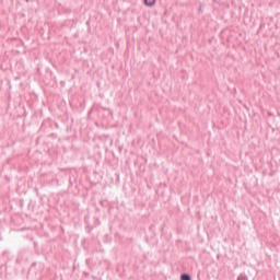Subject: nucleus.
I'll use <instances>...</instances> for the list:
<instances>
[{
  "label": "nucleus",
  "instance_id": "f257e3e1",
  "mask_svg": "<svg viewBox=\"0 0 280 280\" xmlns=\"http://www.w3.org/2000/svg\"><path fill=\"white\" fill-rule=\"evenodd\" d=\"M144 5L148 8H153L156 4V0H143Z\"/></svg>",
  "mask_w": 280,
  "mask_h": 280
},
{
  "label": "nucleus",
  "instance_id": "f03ea898",
  "mask_svg": "<svg viewBox=\"0 0 280 280\" xmlns=\"http://www.w3.org/2000/svg\"><path fill=\"white\" fill-rule=\"evenodd\" d=\"M180 280H191V275L184 272L180 275Z\"/></svg>",
  "mask_w": 280,
  "mask_h": 280
},
{
  "label": "nucleus",
  "instance_id": "7ed1b4c3",
  "mask_svg": "<svg viewBox=\"0 0 280 280\" xmlns=\"http://www.w3.org/2000/svg\"><path fill=\"white\" fill-rule=\"evenodd\" d=\"M49 139H58V133H50Z\"/></svg>",
  "mask_w": 280,
  "mask_h": 280
},
{
  "label": "nucleus",
  "instance_id": "20e7f679",
  "mask_svg": "<svg viewBox=\"0 0 280 280\" xmlns=\"http://www.w3.org/2000/svg\"><path fill=\"white\" fill-rule=\"evenodd\" d=\"M83 275H84L85 277H89L90 273L86 272V271H84Z\"/></svg>",
  "mask_w": 280,
  "mask_h": 280
},
{
  "label": "nucleus",
  "instance_id": "39448f33",
  "mask_svg": "<svg viewBox=\"0 0 280 280\" xmlns=\"http://www.w3.org/2000/svg\"><path fill=\"white\" fill-rule=\"evenodd\" d=\"M198 12H202V7H199V8H198Z\"/></svg>",
  "mask_w": 280,
  "mask_h": 280
},
{
  "label": "nucleus",
  "instance_id": "423d86ee",
  "mask_svg": "<svg viewBox=\"0 0 280 280\" xmlns=\"http://www.w3.org/2000/svg\"><path fill=\"white\" fill-rule=\"evenodd\" d=\"M90 261H91V259H86V264H88V265L90 264Z\"/></svg>",
  "mask_w": 280,
  "mask_h": 280
},
{
  "label": "nucleus",
  "instance_id": "0eeeda50",
  "mask_svg": "<svg viewBox=\"0 0 280 280\" xmlns=\"http://www.w3.org/2000/svg\"><path fill=\"white\" fill-rule=\"evenodd\" d=\"M35 266H36V262H33V264H32V267L34 268Z\"/></svg>",
  "mask_w": 280,
  "mask_h": 280
},
{
  "label": "nucleus",
  "instance_id": "6e6552de",
  "mask_svg": "<svg viewBox=\"0 0 280 280\" xmlns=\"http://www.w3.org/2000/svg\"><path fill=\"white\" fill-rule=\"evenodd\" d=\"M27 3H30V0H26Z\"/></svg>",
  "mask_w": 280,
  "mask_h": 280
}]
</instances>
